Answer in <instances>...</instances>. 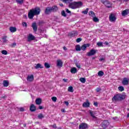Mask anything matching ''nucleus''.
<instances>
[{
    "instance_id": "nucleus-1",
    "label": "nucleus",
    "mask_w": 129,
    "mask_h": 129,
    "mask_svg": "<svg viewBox=\"0 0 129 129\" xmlns=\"http://www.w3.org/2000/svg\"><path fill=\"white\" fill-rule=\"evenodd\" d=\"M41 13V9L39 7H36L33 9H31L30 10L29 12L28 13V18L32 20L34 18V16H38L40 15Z\"/></svg>"
},
{
    "instance_id": "nucleus-2",
    "label": "nucleus",
    "mask_w": 129,
    "mask_h": 129,
    "mask_svg": "<svg viewBox=\"0 0 129 129\" xmlns=\"http://www.w3.org/2000/svg\"><path fill=\"white\" fill-rule=\"evenodd\" d=\"M83 4L81 2H74L72 3H70L69 7L71 9H72L73 10H75V9H78L79 8H81L82 7V5Z\"/></svg>"
},
{
    "instance_id": "nucleus-3",
    "label": "nucleus",
    "mask_w": 129,
    "mask_h": 129,
    "mask_svg": "<svg viewBox=\"0 0 129 129\" xmlns=\"http://www.w3.org/2000/svg\"><path fill=\"white\" fill-rule=\"evenodd\" d=\"M109 19L110 22H111L112 23H114V22L116 21V17H115V15L114 14L111 13L109 16Z\"/></svg>"
},
{
    "instance_id": "nucleus-4",
    "label": "nucleus",
    "mask_w": 129,
    "mask_h": 129,
    "mask_svg": "<svg viewBox=\"0 0 129 129\" xmlns=\"http://www.w3.org/2000/svg\"><path fill=\"white\" fill-rule=\"evenodd\" d=\"M97 50L92 49L89 52L87 53V56L90 57L91 56H94L95 54H96Z\"/></svg>"
},
{
    "instance_id": "nucleus-5",
    "label": "nucleus",
    "mask_w": 129,
    "mask_h": 129,
    "mask_svg": "<svg viewBox=\"0 0 129 129\" xmlns=\"http://www.w3.org/2000/svg\"><path fill=\"white\" fill-rule=\"evenodd\" d=\"M88 128V125L87 123H82L79 125V129H87Z\"/></svg>"
},
{
    "instance_id": "nucleus-6",
    "label": "nucleus",
    "mask_w": 129,
    "mask_h": 129,
    "mask_svg": "<svg viewBox=\"0 0 129 129\" xmlns=\"http://www.w3.org/2000/svg\"><path fill=\"white\" fill-rule=\"evenodd\" d=\"M52 13V10L51 9V7H48L45 9L44 11V13L45 15H50Z\"/></svg>"
},
{
    "instance_id": "nucleus-7",
    "label": "nucleus",
    "mask_w": 129,
    "mask_h": 129,
    "mask_svg": "<svg viewBox=\"0 0 129 129\" xmlns=\"http://www.w3.org/2000/svg\"><path fill=\"white\" fill-rule=\"evenodd\" d=\"M129 79L127 78H124L122 81L123 85H128Z\"/></svg>"
},
{
    "instance_id": "nucleus-8",
    "label": "nucleus",
    "mask_w": 129,
    "mask_h": 129,
    "mask_svg": "<svg viewBox=\"0 0 129 129\" xmlns=\"http://www.w3.org/2000/svg\"><path fill=\"white\" fill-rule=\"evenodd\" d=\"M35 40V36L32 35L31 34H30L27 37L28 42H31V41H33Z\"/></svg>"
},
{
    "instance_id": "nucleus-9",
    "label": "nucleus",
    "mask_w": 129,
    "mask_h": 129,
    "mask_svg": "<svg viewBox=\"0 0 129 129\" xmlns=\"http://www.w3.org/2000/svg\"><path fill=\"white\" fill-rule=\"evenodd\" d=\"M32 28L35 32H36L38 30V26H37V23H36V22L32 23Z\"/></svg>"
},
{
    "instance_id": "nucleus-10",
    "label": "nucleus",
    "mask_w": 129,
    "mask_h": 129,
    "mask_svg": "<svg viewBox=\"0 0 129 129\" xmlns=\"http://www.w3.org/2000/svg\"><path fill=\"white\" fill-rule=\"evenodd\" d=\"M90 46V44L89 43L85 44L81 46V50H82L83 51H85V50H86V48L89 47Z\"/></svg>"
},
{
    "instance_id": "nucleus-11",
    "label": "nucleus",
    "mask_w": 129,
    "mask_h": 129,
    "mask_svg": "<svg viewBox=\"0 0 129 129\" xmlns=\"http://www.w3.org/2000/svg\"><path fill=\"white\" fill-rule=\"evenodd\" d=\"M112 101H118L119 100V94H117L112 98Z\"/></svg>"
},
{
    "instance_id": "nucleus-12",
    "label": "nucleus",
    "mask_w": 129,
    "mask_h": 129,
    "mask_svg": "<svg viewBox=\"0 0 129 129\" xmlns=\"http://www.w3.org/2000/svg\"><path fill=\"white\" fill-rule=\"evenodd\" d=\"M128 13H129V10L126 9L122 12L121 15L123 17H125V16L128 14Z\"/></svg>"
},
{
    "instance_id": "nucleus-13",
    "label": "nucleus",
    "mask_w": 129,
    "mask_h": 129,
    "mask_svg": "<svg viewBox=\"0 0 129 129\" xmlns=\"http://www.w3.org/2000/svg\"><path fill=\"white\" fill-rule=\"evenodd\" d=\"M56 66L58 67H62L63 66V62L61 59H58L57 60Z\"/></svg>"
},
{
    "instance_id": "nucleus-14",
    "label": "nucleus",
    "mask_w": 129,
    "mask_h": 129,
    "mask_svg": "<svg viewBox=\"0 0 129 129\" xmlns=\"http://www.w3.org/2000/svg\"><path fill=\"white\" fill-rule=\"evenodd\" d=\"M50 9H51V12L53 13H55L58 11V7L56 6H53L52 7H50Z\"/></svg>"
},
{
    "instance_id": "nucleus-15",
    "label": "nucleus",
    "mask_w": 129,
    "mask_h": 129,
    "mask_svg": "<svg viewBox=\"0 0 129 129\" xmlns=\"http://www.w3.org/2000/svg\"><path fill=\"white\" fill-rule=\"evenodd\" d=\"M4 87H8L10 85V82L8 80H4L3 83Z\"/></svg>"
},
{
    "instance_id": "nucleus-16",
    "label": "nucleus",
    "mask_w": 129,
    "mask_h": 129,
    "mask_svg": "<svg viewBox=\"0 0 129 129\" xmlns=\"http://www.w3.org/2000/svg\"><path fill=\"white\" fill-rule=\"evenodd\" d=\"M106 8H108V9H110V8H112L111 4H110V2L108 1H106L105 3L104 4Z\"/></svg>"
},
{
    "instance_id": "nucleus-17",
    "label": "nucleus",
    "mask_w": 129,
    "mask_h": 129,
    "mask_svg": "<svg viewBox=\"0 0 129 129\" xmlns=\"http://www.w3.org/2000/svg\"><path fill=\"white\" fill-rule=\"evenodd\" d=\"M108 125V121H104L102 124V127L103 128H106Z\"/></svg>"
},
{
    "instance_id": "nucleus-18",
    "label": "nucleus",
    "mask_w": 129,
    "mask_h": 129,
    "mask_svg": "<svg viewBox=\"0 0 129 129\" xmlns=\"http://www.w3.org/2000/svg\"><path fill=\"white\" fill-rule=\"evenodd\" d=\"M77 35V32L73 31L70 33H69V37H71V38H72L73 37H75Z\"/></svg>"
},
{
    "instance_id": "nucleus-19",
    "label": "nucleus",
    "mask_w": 129,
    "mask_h": 129,
    "mask_svg": "<svg viewBox=\"0 0 129 129\" xmlns=\"http://www.w3.org/2000/svg\"><path fill=\"white\" fill-rule=\"evenodd\" d=\"M30 110L32 112L34 111H36V106H35V105L34 104H31L30 107Z\"/></svg>"
},
{
    "instance_id": "nucleus-20",
    "label": "nucleus",
    "mask_w": 129,
    "mask_h": 129,
    "mask_svg": "<svg viewBox=\"0 0 129 129\" xmlns=\"http://www.w3.org/2000/svg\"><path fill=\"white\" fill-rule=\"evenodd\" d=\"M27 81H33L34 80V76L33 75H31V76H28L27 78Z\"/></svg>"
},
{
    "instance_id": "nucleus-21",
    "label": "nucleus",
    "mask_w": 129,
    "mask_h": 129,
    "mask_svg": "<svg viewBox=\"0 0 129 129\" xmlns=\"http://www.w3.org/2000/svg\"><path fill=\"white\" fill-rule=\"evenodd\" d=\"M35 103L37 105H40L42 103V99L41 98H37L35 100Z\"/></svg>"
},
{
    "instance_id": "nucleus-22",
    "label": "nucleus",
    "mask_w": 129,
    "mask_h": 129,
    "mask_svg": "<svg viewBox=\"0 0 129 129\" xmlns=\"http://www.w3.org/2000/svg\"><path fill=\"white\" fill-rule=\"evenodd\" d=\"M90 105V103H89V102H88V101H87V102H84L83 104V107H89Z\"/></svg>"
},
{
    "instance_id": "nucleus-23",
    "label": "nucleus",
    "mask_w": 129,
    "mask_h": 129,
    "mask_svg": "<svg viewBox=\"0 0 129 129\" xmlns=\"http://www.w3.org/2000/svg\"><path fill=\"white\" fill-rule=\"evenodd\" d=\"M10 31L11 33H15V32H17V28L14 27H11L10 28Z\"/></svg>"
},
{
    "instance_id": "nucleus-24",
    "label": "nucleus",
    "mask_w": 129,
    "mask_h": 129,
    "mask_svg": "<svg viewBox=\"0 0 129 129\" xmlns=\"http://www.w3.org/2000/svg\"><path fill=\"white\" fill-rule=\"evenodd\" d=\"M71 73L73 74H75V73H77V69L76 68H73L71 69Z\"/></svg>"
},
{
    "instance_id": "nucleus-25",
    "label": "nucleus",
    "mask_w": 129,
    "mask_h": 129,
    "mask_svg": "<svg viewBox=\"0 0 129 129\" xmlns=\"http://www.w3.org/2000/svg\"><path fill=\"white\" fill-rule=\"evenodd\" d=\"M119 100H123L125 99V95L119 94Z\"/></svg>"
},
{
    "instance_id": "nucleus-26",
    "label": "nucleus",
    "mask_w": 129,
    "mask_h": 129,
    "mask_svg": "<svg viewBox=\"0 0 129 129\" xmlns=\"http://www.w3.org/2000/svg\"><path fill=\"white\" fill-rule=\"evenodd\" d=\"M35 69H39V68H40V69H42V68H43V67L42 66V64L41 63H37L36 66L35 67Z\"/></svg>"
},
{
    "instance_id": "nucleus-27",
    "label": "nucleus",
    "mask_w": 129,
    "mask_h": 129,
    "mask_svg": "<svg viewBox=\"0 0 129 129\" xmlns=\"http://www.w3.org/2000/svg\"><path fill=\"white\" fill-rule=\"evenodd\" d=\"M7 36H5L3 37H2L3 44H5L8 42V40L7 39Z\"/></svg>"
},
{
    "instance_id": "nucleus-28",
    "label": "nucleus",
    "mask_w": 129,
    "mask_h": 129,
    "mask_svg": "<svg viewBox=\"0 0 129 129\" xmlns=\"http://www.w3.org/2000/svg\"><path fill=\"white\" fill-rule=\"evenodd\" d=\"M76 51H77L79 52L81 51V47H80V45H77L76 46Z\"/></svg>"
},
{
    "instance_id": "nucleus-29",
    "label": "nucleus",
    "mask_w": 129,
    "mask_h": 129,
    "mask_svg": "<svg viewBox=\"0 0 129 129\" xmlns=\"http://www.w3.org/2000/svg\"><path fill=\"white\" fill-rule=\"evenodd\" d=\"M90 114L93 118H95V113L93 111L90 110Z\"/></svg>"
},
{
    "instance_id": "nucleus-30",
    "label": "nucleus",
    "mask_w": 129,
    "mask_h": 129,
    "mask_svg": "<svg viewBox=\"0 0 129 129\" xmlns=\"http://www.w3.org/2000/svg\"><path fill=\"white\" fill-rule=\"evenodd\" d=\"M44 117L45 116L42 113H39L38 115V118H39V119H42V118H44Z\"/></svg>"
},
{
    "instance_id": "nucleus-31",
    "label": "nucleus",
    "mask_w": 129,
    "mask_h": 129,
    "mask_svg": "<svg viewBox=\"0 0 129 129\" xmlns=\"http://www.w3.org/2000/svg\"><path fill=\"white\" fill-rule=\"evenodd\" d=\"M89 16L92 17V18H94V17H95V13H94V12H93V11L89 12Z\"/></svg>"
},
{
    "instance_id": "nucleus-32",
    "label": "nucleus",
    "mask_w": 129,
    "mask_h": 129,
    "mask_svg": "<svg viewBox=\"0 0 129 129\" xmlns=\"http://www.w3.org/2000/svg\"><path fill=\"white\" fill-rule=\"evenodd\" d=\"M80 81H81L82 83H85V82H86V79L85 78H80Z\"/></svg>"
},
{
    "instance_id": "nucleus-33",
    "label": "nucleus",
    "mask_w": 129,
    "mask_h": 129,
    "mask_svg": "<svg viewBox=\"0 0 129 129\" xmlns=\"http://www.w3.org/2000/svg\"><path fill=\"white\" fill-rule=\"evenodd\" d=\"M98 76H100V77L103 76V75H104V73L102 71H99L98 73Z\"/></svg>"
},
{
    "instance_id": "nucleus-34",
    "label": "nucleus",
    "mask_w": 129,
    "mask_h": 129,
    "mask_svg": "<svg viewBox=\"0 0 129 129\" xmlns=\"http://www.w3.org/2000/svg\"><path fill=\"white\" fill-rule=\"evenodd\" d=\"M16 2L19 5H23L24 4V0H16Z\"/></svg>"
},
{
    "instance_id": "nucleus-35",
    "label": "nucleus",
    "mask_w": 129,
    "mask_h": 129,
    "mask_svg": "<svg viewBox=\"0 0 129 129\" xmlns=\"http://www.w3.org/2000/svg\"><path fill=\"white\" fill-rule=\"evenodd\" d=\"M68 91L69 92H73V91H74V90H73V87L72 86H70L68 88Z\"/></svg>"
},
{
    "instance_id": "nucleus-36",
    "label": "nucleus",
    "mask_w": 129,
    "mask_h": 129,
    "mask_svg": "<svg viewBox=\"0 0 129 129\" xmlns=\"http://www.w3.org/2000/svg\"><path fill=\"white\" fill-rule=\"evenodd\" d=\"M93 18V21L95 23H97V22H99V19H98V18H97V17H96V16Z\"/></svg>"
},
{
    "instance_id": "nucleus-37",
    "label": "nucleus",
    "mask_w": 129,
    "mask_h": 129,
    "mask_svg": "<svg viewBox=\"0 0 129 129\" xmlns=\"http://www.w3.org/2000/svg\"><path fill=\"white\" fill-rule=\"evenodd\" d=\"M44 67H45V68H47V69L50 68V64H49L48 62H45L44 63Z\"/></svg>"
},
{
    "instance_id": "nucleus-38",
    "label": "nucleus",
    "mask_w": 129,
    "mask_h": 129,
    "mask_svg": "<svg viewBox=\"0 0 129 129\" xmlns=\"http://www.w3.org/2000/svg\"><path fill=\"white\" fill-rule=\"evenodd\" d=\"M89 9L88 8H87L86 10L82 12V13L84 14V15H87L88 14V10Z\"/></svg>"
},
{
    "instance_id": "nucleus-39",
    "label": "nucleus",
    "mask_w": 129,
    "mask_h": 129,
    "mask_svg": "<svg viewBox=\"0 0 129 129\" xmlns=\"http://www.w3.org/2000/svg\"><path fill=\"white\" fill-rule=\"evenodd\" d=\"M118 89L119 91H123L124 90V88L122 86L118 87Z\"/></svg>"
},
{
    "instance_id": "nucleus-40",
    "label": "nucleus",
    "mask_w": 129,
    "mask_h": 129,
    "mask_svg": "<svg viewBox=\"0 0 129 129\" xmlns=\"http://www.w3.org/2000/svg\"><path fill=\"white\" fill-rule=\"evenodd\" d=\"M61 14L62 17H67L66 13H65V11L64 10L61 11Z\"/></svg>"
},
{
    "instance_id": "nucleus-41",
    "label": "nucleus",
    "mask_w": 129,
    "mask_h": 129,
    "mask_svg": "<svg viewBox=\"0 0 129 129\" xmlns=\"http://www.w3.org/2000/svg\"><path fill=\"white\" fill-rule=\"evenodd\" d=\"M2 53L3 55H8V51L6 50H2Z\"/></svg>"
},
{
    "instance_id": "nucleus-42",
    "label": "nucleus",
    "mask_w": 129,
    "mask_h": 129,
    "mask_svg": "<svg viewBox=\"0 0 129 129\" xmlns=\"http://www.w3.org/2000/svg\"><path fill=\"white\" fill-rule=\"evenodd\" d=\"M97 46H98V47H103L102 42H98L97 43Z\"/></svg>"
},
{
    "instance_id": "nucleus-43",
    "label": "nucleus",
    "mask_w": 129,
    "mask_h": 129,
    "mask_svg": "<svg viewBox=\"0 0 129 129\" xmlns=\"http://www.w3.org/2000/svg\"><path fill=\"white\" fill-rule=\"evenodd\" d=\"M51 99L54 102H56V101H57V97H52L51 98Z\"/></svg>"
},
{
    "instance_id": "nucleus-44",
    "label": "nucleus",
    "mask_w": 129,
    "mask_h": 129,
    "mask_svg": "<svg viewBox=\"0 0 129 129\" xmlns=\"http://www.w3.org/2000/svg\"><path fill=\"white\" fill-rule=\"evenodd\" d=\"M81 41H82V38H77L76 40L77 43H80V42H81Z\"/></svg>"
},
{
    "instance_id": "nucleus-45",
    "label": "nucleus",
    "mask_w": 129,
    "mask_h": 129,
    "mask_svg": "<svg viewBox=\"0 0 129 129\" xmlns=\"http://www.w3.org/2000/svg\"><path fill=\"white\" fill-rule=\"evenodd\" d=\"M22 25H23V27H28V24H27V23H26V22H23L22 23Z\"/></svg>"
},
{
    "instance_id": "nucleus-46",
    "label": "nucleus",
    "mask_w": 129,
    "mask_h": 129,
    "mask_svg": "<svg viewBox=\"0 0 129 129\" xmlns=\"http://www.w3.org/2000/svg\"><path fill=\"white\" fill-rule=\"evenodd\" d=\"M16 46H17L16 43H13L12 44H11V47L12 48H14V47H16Z\"/></svg>"
},
{
    "instance_id": "nucleus-47",
    "label": "nucleus",
    "mask_w": 129,
    "mask_h": 129,
    "mask_svg": "<svg viewBox=\"0 0 129 129\" xmlns=\"http://www.w3.org/2000/svg\"><path fill=\"white\" fill-rule=\"evenodd\" d=\"M76 67H77L78 68H79V69H80L81 68V67L80 64H78V63H76Z\"/></svg>"
},
{
    "instance_id": "nucleus-48",
    "label": "nucleus",
    "mask_w": 129,
    "mask_h": 129,
    "mask_svg": "<svg viewBox=\"0 0 129 129\" xmlns=\"http://www.w3.org/2000/svg\"><path fill=\"white\" fill-rule=\"evenodd\" d=\"M66 11L68 14H71V11H69L68 9H66Z\"/></svg>"
},
{
    "instance_id": "nucleus-49",
    "label": "nucleus",
    "mask_w": 129,
    "mask_h": 129,
    "mask_svg": "<svg viewBox=\"0 0 129 129\" xmlns=\"http://www.w3.org/2000/svg\"><path fill=\"white\" fill-rule=\"evenodd\" d=\"M107 1V0H101V3H102V4L104 5L106 2Z\"/></svg>"
},
{
    "instance_id": "nucleus-50",
    "label": "nucleus",
    "mask_w": 129,
    "mask_h": 129,
    "mask_svg": "<svg viewBox=\"0 0 129 129\" xmlns=\"http://www.w3.org/2000/svg\"><path fill=\"white\" fill-rule=\"evenodd\" d=\"M96 92H99V91H100L101 90V89L99 88H97L96 89Z\"/></svg>"
},
{
    "instance_id": "nucleus-51",
    "label": "nucleus",
    "mask_w": 129,
    "mask_h": 129,
    "mask_svg": "<svg viewBox=\"0 0 129 129\" xmlns=\"http://www.w3.org/2000/svg\"><path fill=\"white\" fill-rule=\"evenodd\" d=\"M44 23V21H41L38 22V25H42V24Z\"/></svg>"
},
{
    "instance_id": "nucleus-52",
    "label": "nucleus",
    "mask_w": 129,
    "mask_h": 129,
    "mask_svg": "<svg viewBox=\"0 0 129 129\" xmlns=\"http://www.w3.org/2000/svg\"><path fill=\"white\" fill-rule=\"evenodd\" d=\"M1 98H3V99H6V98H7V96H6V95H4V96H2L1 97Z\"/></svg>"
},
{
    "instance_id": "nucleus-53",
    "label": "nucleus",
    "mask_w": 129,
    "mask_h": 129,
    "mask_svg": "<svg viewBox=\"0 0 129 129\" xmlns=\"http://www.w3.org/2000/svg\"><path fill=\"white\" fill-rule=\"evenodd\" d=\"M94 105H95V106H98V103H97V102H94Z\"/></svg>"
},
{
    "instance_id": "nucleus-54",
    "label": "nucleus",
    "mask_w": 129,
    "mask_h": 129,
    "mask_svg": "<svg viewBox=\"0 0 129 129\" xmlns=\"http://www.w3.org/2000/svg\"><path fill=\"white\" fill-rule=\"evenodd\" d=\"M52 127H53L54 128H57V126L56 125V124H54L53 125H52Z\"/></svg>"
},
{
    "instance_id": "nucleus-55",
    "label": "nucleus",
    "mask_w": 129,
    "mask_h": 129,
    "mask_svg": "<svg viewBox=\"0 0 129 129\" xmlns=\"http://www.w3.org/2000/svg\"><path fill=\"white\" fill-rule=\"evenodd\" d=\"M64 103H65V104H66V105L67 106H68V105H69V102H68L67 101H64Z\"/></svg>"
},
{
    "instance_id": "nucleus-56",
    "label": "nucleus",
    "mask_w": 129,
    "mask_h": 129,
    "mask_svg": "<svg viewBox=\"0 0 129 129\" xmlns=\"http://www.w3.org/2000/svg\"><path fill=\"white\" fill-rule=\"evenodd\" d=\"M63 3H67V2H69L70 0H61Z\"/></svg>"
},
{
    "instance_id": "nucleus-57",
    "label": "nucleus",
    "mask_w": 129,
    "mask_h": 129,
    "mask_svg": "<svg viewBox=\"0 0 129 129\" xmlns=\"http://www.w3.org/2000/svg\"><path fill=\"white\" fill-rule=\"evenodd\" d=\"M20 111H24V108H23V107H21V108H20Z\"/></svg>"
},
{
    "instance_id": "nucleus-58",
    "label": "nucleus",
    "mask_w": 129,
    "mask_h": 129,
    "mask_svg": "<svg viewBox=\"0 0 129 129\" xmlns=\"http://www.w3.org/2000/svg\"><path fill=\"white\" fill-rule=\"evenodd\" d=\"M63 81H64V82H67L68 81V79H63Z\"/></svg>"
},
{
    "instance_id": "nucleus-59",
    "label": "nucleus",
    "mask_w": 129,
    "mask_h": 129,
    "mask_svg": "<svg viewBox=\"0 0 129 129\" xmlns=\"http://www.w3.org/2000/svg\"><path fill=\"white\" fill-rule=\"evenodd\" d=\"M43 106L41 105L39 106V109H43Z\"/></svg>"
},
{
    "instance_id": "nucleus-60",
    "label": "nucleus",
    "mask_w": 129,
    "mask_h": 129,
    "mask_svg": "<svg viewBox=\"0 0 129 129\" xmlns=\"http://www.w3.org/2000/svg\"><path fill=\"white\" fill-rule=\"evenodd\" d=\"M104 58H103V57L100 58L99 59V61H104Z\"/></svg>"
},
{
    "instance_id": "nucleus-61",
    "label": "nucleus",
    "mask_w": 129,
    "mask_h": 129,
    "mask_svg": "<svg viewBox=\"0 0 129 129\" xmlns=\"http://www.w3.org/2000/svg\"><path fill=\"white\" fill-rule=\"evenodd\" d=\"M63 50H64V51H67V48L66 47L64 46Z\"/></svg>"
},
{
    "instance_id": "nucleus-62",
    "label": "nucleus",
    "mask_w": 129,
    "mask_h": 129,
    "mask_svg": "<svg viewBox=\"0 0 129 129\" xmlns=\"http://www.w3.org/2000/svg\"><path fill=\"white\" fill-rule=\"evenodd\" d=\"M61 111L62 112H66V111L64 109H61Z\"/></svg>"
},
{
    "instance_id": "nucleus-63",
    "label": "nucleus",
    "mask_w": 129,
    "mask_h": 129,
    "mask_svg": "<svg viewBox=\"0 0 129 129\" xmlns=\"http://www.w3.org/2000/svg\"><path fill=\"white\" fill-rule=\"evenodd\" d=\"M105 45H106L107 46V45H108L109 43L108 42L105 41Z\"/></svg>"
},
{
    "instance_id": "nucleus-64",
    "label": "nucleus",
    "mask_w": 129,
    "mask_h": 129,
    "mask_svg": "<svg viewBox=\"0 0 129 129\" xmlns=\"http://www.w3.org/2000/svg\"><path fill=\"white\" fill-rule=\"evenodd\" d=\"M96 58V56L92 57V60H94Z\"/></svg>"
}]
</instances>
